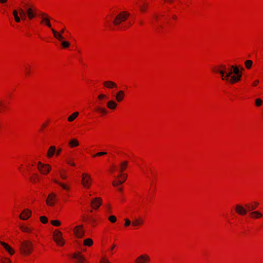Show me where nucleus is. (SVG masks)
Listing matches in <instances>:
<instances>
[{
  "label": "nucleus",
  "mask_w": 263,
  "mask_h": 263,
  "mask_svg": "<svg viewBox=\"0 0 263 263\" xmlns=\"http://www.w3.org/2000/svg\"><path fill=\"white\" fill-rule=\"evenodd\" d=\"M213 70L220 74L222 80L231 84H234L241 80V73L236 66L232 65L231 67L227 68L224 65H220Z\"/></svg>",
  "instance_id": "nucleus-1"
},
{
  "label": "nucleus",
  "mask_w": 263,
  "mask_h": 263,
  "mask_svg": "<svg viewBox=\"0 0 263 263\" xmlns=\"http://www.w3.org/2000/svg\"><path fill=\"white\" fill-rule=\"evenodd\" d=\"M22 3L24 4L25 9L19 8V14L22 20L25 21L27 18L31 20L37 16L36 9L35 7L24 2Z\"/></svg>",
  "instance_id": "nucleus-2"
},
{
  "label": "nucleus",
  "mask_w": 263,
  "mask_h": 263,
  "mask_svg": "<svg viewBox=\"0 0 263 263\" xmlns=\"http://www.w3.org/2000/svg\"><path fill=\"white\" fill-rule=\"evenodd\" d=\"M20 249L23 254H30L33 250V244L29 240L20 241Z\"/></svg>",
  "instance_id": "nucleus-3"
},
{
  "label": "nucleus",
  "mask_w": 263,
  "mask_h": 263,
  "mask_svg": "<svg viewBox=\"0 0 263 263\" xmlns=\"http://www.w3.org/2000/svg\"><path fill=\"white\" fill-rule=\"evenodd\" d=\"M129 13L126 11H122L119 13L115 17L113 21V24L116 26H118L121 24L122 22L125 21L129 17Z\"/></svg>",
  "instance_id": "nucleus-4"
},
{
  "label": "nucleus",
  "mask_w": 263,
  "mask_h": 263,
  "mask_svg": "<svg viewBox=\"0 0 263 263\" xmlns=\"http://www.w3.org/2000/svg\"><path fill=\"white\" fill-rule=\"evenodd\" d=\"M62 236V233L59 230H56L53 233L54 240L58 245L61 246L64 245V241Z\"/></svg>",
  "instance_id": "nucleus-5"
},
{
  "label": "nucleus",
  "mask_w": 263,
  "mask_h": 263,
  "mask_svg": "<svg viewBox=\"0 0 263 263\" xmlns=\"http://www.w3.org/2000/svg\"><path fill=\"white\" fill-rule=\"evenodd\" d=\"M82 183L83 185L86 188H89L91 185V179L89 175L83 173L82 175Z\"/></svg>",
  "instance_id": "nucleus-6"
},
{
  "label": "nucleus",
  "mask_w": 263,
  "mask_h": 263,
  "mask_svg": "<svg viewBox=\"0 0 263 263\" xmlns=\"http://www.w3.org/2000/svg\"><path fill=\"white\" fill-rule=\"evenodd\" d=\"M37 168L42 173L47 174L49 172L51 167L48 164H43L39 162L37 165Z\"/></svg>",
  "instance_id": "nucleus-7"
},
{
  "label": "nucleus",
  "mask_w": 263,
  "mask_h": 263,
  "mask_svg": "<svg viewBox=\"0 0 263 263\" xmlns=\"http://www.w3.org/2000/svg\"><path fill=\"white\" fill-rule=\"evenodd\" d=\"M39 15L42 18L41 23H44L48 27L51 28V25L50 22V18L48 14L44 12H41L40 13Z\"/></svg>",
  "instance_id": "nucleus-8"
},
{
  "label": "nucleus",
  "mask_w": 263,
  "mask_h": 263,
  "mask_svg": "<svg viewBox=\"0 0 263 263\" xmlns=\"http://www.w3.org/2000/svg\"><path fill=\"white\" fill-rule=\"evenodd\" d=\"M235 211L237 214L242 216L246 215L248 212V210L247 208H245V206L240 204L236 205Z\"/></svg>",
  "instance_id": "nucleus-9"
},
{
  "label": "nucleus",
  "mask_w": 263,
  "mask_h": 263,
  "mask_svg": "<svg viewBox=\"0 0 263 263\" xmlns=\"http://www.w3.org/2000/svg\"><path fill=\"white\" fill-rule=\"evenodd\" d=\"M73 232L78 238L83 237L85 234L84 231L82 229V226H76L73 230Z\"/></svg>",
  "instance_id": "nucleus-10"
},
{
  "label": "nucleus",
  "mask_w": 263,
  "mask_h": 263,
  "mask_svg": "<svg viewBox=\"0 0 263 263\" xmlns=\"http://www.w3.org/2000/svg\"><path fill=\"white\" fill-rule=\"evenodd\" d=\"M150 260V258L147 254L140 255L135 260L136 263H147Z\"/></svg>",
  "instance_id": "nucleus-11"
},
{
  "label": "nucleus",
  "mask_w": 263,
  "mask_h": 263,
  "mask_svg": "<svg viewBox=\"0 0 263 263\" xmlns=\"http://www.w3.org/2000/svg\"><path fill=\"white\" fill-rule=\"evenodd\" d=\"M31 215V211L28 209H25L23 211L20 215V218L22 220H26Z\"/></svg>",
  "instance_id": "nucleus-12"
},
{
  "label": "nucleus",
  "mask_w": 263,
  "mask_h": 263,
  "mask_svg": "<svg viewBox=\"0 0 263 263\" xmlns=\"http://www.w3.org/2000/svg\"><path fill=\"white\" fill-rule=\"evenodd\" d=\"M72 257L77 260V262L82 263L85 261V257L81 255L80 252L74 253L72 255Z\"/></svg>",
  "instance_id": "nucleus-13"
},
{
  "label": "nucleus",
  "mask_w": 263,
  "mask_h": 263,
  "mask_svg": "<svg viewBox=\"0 0 263 263\" xmlns=\"http://www.w3.org/2000/svg\"><path fill=\"white\" fill-rule=\"evenodd\" d=\"M92 208L97 209L101 204V200L100 198H95L91 202Z\"/></svg>",
  "instance_id": "nucleus-14"
},
{
  "label": "nucleus",
  "mask_w": 263,
  "mask_h": 263,
  "mask_svg": "<svg viewBox=\"0 0 263 263\" xmlns=\"http://www.w3.org/2000/svg\"><path fill=\"white\" fill-rule=\"evenodd\" d=\"M55 197V194L54 193H51L49 195L47 200L46 203L47 204L50 206H52L54 204V200Z\"/></svg>",
  "instance_id": "nucleus-15"
},
{
  "label": "nucleus",
  "mask_w": 263,
  "mask_h": 263,
  "mask_svg": "<svg viewBox=\"0 0 263 263\" xmlns=\"http://www.w3.org/2000/svg\"><path fill=\"white\" fill-rule=\"evenodd\" d=\"M1 246H3L4 248L5 249V250L8 252L11 255H12L14 254V251L13 249L8 244H7L5 242H1Z\"/></svg>",
  "instance_id": "nucleus-16"
},
{
  "label": "nucleus",
  "mask_w": 263,
  "mask_h": 263,
  "mask_svg": "<svg viewBox=\"0 0 263 263\" xmlns=\"http://www.w3.org/2000/svg\"><path fill=\"white\" fill-rule=\"evenodd\" d=\"M249 215L252 218L256 219L260 218L262 216V214L257 211L249 212Z\"/></svg>",
  "instance_id": "nucleus-17"
},
{
  "label": "nucleus",
  "mask_w": 263,
  "mask_h": 263,
  "mask_svg": "<svg viewBox=\"0 0 263 263\" xmlns=\"http://www.w3.org/2000/svg\"><path fill=\"white\" fill-rule=\"evenodd\" d=\"M103 85L108 88H116L117 87L115 82L110 81H105Z\"/></svg>",
  "instance_id": "nucleus-18"
},
{
  "label": "nucleus",
  "mask_w": 263,
  "mask_h": 263,
  "mask_svg": "<svg viewBox=\"0 0 263 263\" xmlns=\"http://www.w3.org/2000/svg\"><path fill=\"white\" fill-rule=\"evenodd\" d=\"M124 97V91L122 90H120L117 92V93L116 96V99L118 102H120L123 100Z\"/></svg>",
  "instance_id": "nucleus-19"
},
{
  "label": "nucleus",
  "mask_w": 263,
  "mask_h": 263,
  "mask_svg": "<svg viewBox=\"0 0 263 263\" xmlns=\"http://www.w3.org/2000/svg\"><path fill=\"white\" fill-rule=\"evenodd\" d=\"M258 205V203H257V202H254L253 205H250L249 204H247L245 205V207L248 209V212H251L253 211V210L256 208Z\"/></svg>",
  "instance_id": "nucleus-20"
},
{
  "label": "nucleus",
  "mask_w": 263,
  "mask_h": 263,
  "mask_svg": "<svg viewBox=\"0 0 263 263\" xmlns=\"http://www.w3.org/2000/svg\"><path fill=\"white\" fill-rule=\"evenodd\" d=\"M51 30H52V32H53L54 37H55L57 39H58V40H59L60 41L63 40L64 37L62 35L61 33L58 32L57 31H55L53 28H51Z\"/></svg>",
  "instance_id": "nucleus-21"
},
{
  "label": "nucleus",
  "mask_w": 263,
  "mask_h": 263,
  "mask_svg": "<svg viewBox=\"0 0 263 263\" xmlns=\"http://www.w3.org/2000/svg\"><path fill=\"white\" fill-rule=\"evenodd\" d=\"M126 178H127V175L126 174H124L123 175V180L122 181L118 180L117 181H114L112 182L113 186L117 187L118 185L122 184L125 181V180L126 179Z\"/></svg>",
  "instance_id": "nucleus-22"
},
{
  "label": "nucleus",
  "mask_w": 263,
  "mask_h": 263,
  "mask_svg": "<svg viewBox=\"0 0 263 263\" xmlns=\"http://www.w3.org/2000/svg\"><path fill=\"white\" fill-rule=\"evenodd\" d=\"M55 149L56 148L54 146H50L47 153V156L49 158L52 157L55 153Z\"/></svg>",
  "instance_id": "nucleus-23"
},
{
  "label": "nucleus",
  "mask_w": 263,
  "mask_h": 263,
  "mask_svg": "<svg viewBox=\"0 0 263 263\" xmlns=\"http://www.w3.org/2000/svg\"><path fill=\"white\" fill-rule=\"evenodd\" d=\"M117 106V104L114 101H109L107 103V106L108 108L111 109H114Z\"/></svg>",
  "instance_id": "nucleus-24"
},
{
  "label": "nucleus",
  "mask_w": 263,
  "mask_h": 263,
  "mask_svg": "<svg viewBox=\"0 0 263 263\" xmlns=\"http://www.w3.org/2000/svg\"><path fill=\"white\" fill-rule=\"evenodd\" d=\"M68 144L70 147H73L78 146L79 143L77 139H72L69 142Z\"/></svg>",
  "instance_id": "nucleus-25"
},
{
  "label": "nucleus",
  "mask_w": 263,
  "mask_h": 263,
  "mask_svg": "<svg viewBox=\"0 0 263 263\" xmlns=\"http://www.w3.org/2000/svg\"><path fill=\"white\" fill-rule=\"evenodd\" d=\"M79 115V112L76 111L73 113L71 115H70L68 118V120L69 122L73 121Z\"/></svg>",
  "instance_id": "nucleus-26"
},
{
  "label": "nucleus",
  "mask_w": 263,
  "mask_h": 263,
  "mask_svg": "<svg viewBox=\"0 0 263 263\" xmlns=\"http://www.w3.org/2000/svg\"><path fill=\"white\" fill-rule=\"evenodd\" d=\"M84 245L90 247L93 245V240L91 238H87L84 240Z\"/></svg>",
  "instance_id": "nucleus-27"
},
{
  "label": "nucleus",
  "mask_w": 263,
  "mask_h": 263,
  "mask_svg": "<svg viewBox=\"0 0 263 263\" xmlns=\"http://www.w3.org/2000/svg\"><path fill=\"white\" fill-rule=\"evenodd\" d=\"M128 165V162L126 161L122 162L120 164V172H123Z\"/></svg>",
  "instance_id": "nucleus-28"
},
{
  "label": "nucleus",
  "mask_w": 263,
  "mask_h": 263,
  "mask_svg": "<svg viewBox=\"0 0 263 263\" xmlns=\"http://www.w3.org/2000/svg\"><path fill=\"white\" fill-rule=\"evenodd\" d=\"M53 181L55 183H56L57 184H59L63 189H64L65 190H68L69 189V187H68V186L67 185H66V184H65L64 183H61V182H59L56 179L53 180Z\"/></svg>",
  "instance_id": "nucleus-29"
},
{
  "label": "nucleus",
  "mask_w": 263,
  "mask_h": 263,
  "mask_svg": "<svg viewBox=\"0 0 263 263\" xmlns=\"http://www.w3.org/2000/svg\"><path fill=\"white\" fill-rule=\"evenodd\" d=\"M20 228L22 231L27 233H30L32 230L31 229L27 227L21 226Z\"/></svg>",
  "instance_id": "nucleus-30"
},
{
  "label": "nucleus",
  "mask_w": 263,
  "mask_h": 263,
  "mask_svg": "<svg viewBox=\"0 0 263 263\" xmlns=\"http://www.w3.org/2000/svg\"><path fill=\"white\" fill-rule=\"evenodd\" d=\"M142 223V221L140 219H136L132 222V225L134 226H136L137 225L140 224Z\"/></svg>",
  "instance_id": "nucleus-31"
},
{
  "label": "nucleus",
  "mask_w": 263,
  "mask_h": 263,
  "mask_svg": "<svg viewBox=\"0 0 263 263\" xmlns=\"http://www.w3.org/2000/svg\"><path fill=\"white\" fill-rule=\"evenodd\" d=\"M262 104V101L260 98H257L255 100V104L256 106H260Z\"/></svg>",
  "instance_id": "nucleus-32"
},
{
  "label": "nucleus",
  "mask_w": 263,
  "mask_h": 263,
  "mask_svg": "<svg viewBox=\"0 0 263 263\" xmlns=\"http://www.w3.org/2000/svg\"><path fill=\"white\" fill-rule=\"evenodd\" d=\"M252 65V61L251 60H247L245 61V66L247 68L249 69Z\"/></svg>",
  "instance_id": "nucleus-33"
},
{
  "label": "nucleus",
  "mask_w": 263,
  "mask_h": 263,
  "mask_svg": "<svg viewBox=\"0 0 263 263\" xmlns=\"http://www.w3.org/2000/svg\"><path fill=\"white\" fill-rule=\"evenodd\" d=\"M96 110L103 114H106L107 113V110L105 108L100 107H98Z\"/></svg>",
  "instance_id": "nucleus-34"
},
{
  "label": "nucleus",
  "mask_w": 263,
  "mask_h": 263,
  "mask_svg": "<svg viewBox=\"0 0 263 263\" xmlns=\"http://www.w3.org/2000/svg\"><path fill=\"white\" fill-rule=\"evenodd\" d=\"M61 45L63 48H67L69 46L70 43L67 41H62Z\"/></svg>",
  "instance_id": "nucleus-35"
},
{
  "label": "nucleus",
  "mask_w": 263,
  "mask_h": 263,
  "mask_svg": "<svg viewBox=\"0 0 263 263\" xmlns=\"http://www.w3.org/2000/svg\"><path fill=\"white\" fill-rule=\"evenodd\" d=\"M51 223L52 224L55 226H59L61 224L60 221L57 220H52Z\"/></svg>",
  "instance_id": "nucleus-36"
},
{
  "label": "nucleus",
  "mask_w": 263,
  "mask_h": 263,
  "mask_svg": "<svg viewBox=\"0 0 263 263\" xmlns=\"http://www.w3.org/2000/svg\"><path fill=\"white\" fill-rule=\"evenodd\" d=\"M40 220H41V222L43 223H46L48 222V219L45 216H41L40 217Z\"/></svg>",
  "instance_id": "nucleus-37"
},
{
  "label": "nucleus",
  "mask_w": 263,
  "mask_h": 263,
  "mask_svg": "<svg viewBox=\"0 0 263 263\" xmlns=\"http://www.w3.org/2000/svg\"><path fill=\"white\" fill-rule=\"evenodd\" d=\"M108 219L111 222H115L117 220L116 217L115 216H109Z\"/></svg>",
  "instance_id": "nucleus-38"
},
{
  "label": "nucleus",
  "mask_w": 263,
  "mask_h": 263,
  "mask_svg": "<svg viewBox=\"0 0 263 263\" xmlns=\"http://www.w3.org/2000/svg\"><path fill=\"white\" fill-rule=\"evenodd\" d=\"M107 153L106 152H99L97 153L96 154L94 155L93 156V157H97V156H101L103 155H106Z\"/></svg>",
  "instance_id": "nucleus-39"
},
{
  "label": "nucleus",
  "mask_w": 263,
  "mask_h": 263,
  "mask_svg": "<svg viewBox=\"0 0 263 263\" xmlns=\"http://www.w3.org/2000/svg\"><path fill=\"white\" fill-rule=\"evenodd\" d=\"M1 263H11V262L8 258H5L4 259L1 258Z\"/></svg>",
  "instance_id": "nucleus-40"
},
{
  "label": "nucleus",
  "mask_w": 263,
  "mask_h": 263,
  "mask_svg": "<svg viewBox=\"0 0 263 263\" xmlns=\"http://www.w3.org/2000/svg\"><path fill=\"white\" fill-rule=\"evenodd\" d=\"M14 19H15V22L17 23L20 22L21 20H22L21 18V16H19L18 15L14 16Z\"/></svg>",
  "instance_id": "nucleus-41"
},
{
  "label": "nucleus",
  "mask_w": 263,
  "mask_h": 263,
  "mask_svg": "<svg viewBox=\"0 0 263 263\" xmlns=\"http://www.w3.org/2000/svg\"><path fill=\"white\" fill-rule=\"evenodd\" d=\"M125 222L124 225L125 227H128L130 224L131 222H130V220H129L128 219H126L125 220Z\"/></svg>",
  "instance_id": "nucleus-42"
},
{
  "label": "nucleus",
  "mask_w": 263,
  "mask_h": 263,
  "mask_svg": "<svg viewBox=\"0 0 263 263\" xmlns=\"http://www.w3.org/2000/svg\"><path fill=\"white\" fill-rule=\"evenodd\" d=\"M19 14V9L18 10H14L13 11V15L14 16H18Z\"/></svg>",
  "instance_id": "nucleus-43"
},
{
  "label": "nucleus",
  "mask_w": 263,
  "mask_h": 263,
  "mask_svg": "<svg viewBox=\"0 0 263 263\" xmlns=\"http://www.w3.org/2000/svg\"><path fill=\"white\" fill-rule=\"evenodd\" d=\"M101 263H110L108 259L105 258H102V259L101 260Z\"/></svg>",
  "instance_id": "nucleus-44"
},
{
  "label": "nucleus",
  "mask_w": 263,
  "mask_h": 263,
  "mask_svg": "<svg viewBox=\"0 0 263 263\" xmlns=\"http://www.w3.org/2000/svg\"><path fill=\"white\" fill-rule=\"evenodd\" d=\"M105 98H106V96L103 94L100 95L98 96V99L100 100Z\"/></svg>",
  "instance_id": "nucleus-45"
},
{
  "label": "nucleus",
  "mask_w": 263,
  "mask_h": 263,
  "mask_svg": "<svg viewBox=\"0 0 263 263\" xmlns=\"http://www.w3.org/2000/svg\"><path fill=\"white\" fill-rule=\"evenodd\" d=\"M60 175L61 178H62L63 179H66L67 178V176L62 173H60Z\"/></svg>",
  "instance_id": "nucleus-46"
},
{
  "label": "nucleus",
  "mask_w": 263,
  "mask_h": 263,
  "mask_svg": "<svg viewBox=\"0 0 263 263\" xmlns=\"http://www.w3.org/2000/svg\"><path fill=\"white\" fill-rule=\"evenodd\" d=\"M67 163L71 165L74 166L75 164L70 161L67 160Z\"/></svg>",
  "instance_id": "nucleus-47"
},
{
  "label": "nucleus",
  "mask_w": 263,
  "mask_h": 263,
  "mask_svg": "<svg viewBox=\"0 0 263 263\" xmlns=\"http://www.w3.org/2000/svg\"><path fill=\"white\" fill-rule=\"evenodd\" d=\"M36 178H37V176H35V177H32V178H30V180H31L32 181H33V182H35V179H36Z\"/></svg>",
  "instance_id": "nucleus-48"
},
{
  "label": "nucleus",
  "mask_w": 263,
  "mask_h": 263,
  "mask_svg": "<svg viewBox=\"0 0 263 263\" xmlns=\"http://www.w3.org/2000/svg\"><path fill=\"white\" fill-rule=\"evenodd\" d=\"M30 73V71L29 69H27V68H26V75H29Z\"/></svg>",
  "instance_id": "nucleus-49"
},
{
  "label": "nucleus",
  "mask_w": 263,
  "mask_h": 263,
  "mask_svg": "<svg viewBox=\"0 0 263 263\" xmlns=\"http://www.w3.org/2000/svg\"><path fill=\"white\" fill-rule=\"evenodd\" d=\"M259 83V81L258 80H256L254 83H253V86H256L257 85V84Z\"/></svg>",
  "instance_id": "nucleus-50"
},
{
  "label": "nucleus",
  "mask_w": 263,
  "mask_h": 263,
  "mask_svg": "<svg viewBox=\"0 0 263 263\" xmlns=\"http://www.w3.org/2000/svg\"><path fill=\"white\" fill-rule=\"evenodd\" d=\"M61 151V149H59L57 152V155H59L60 154Z\"/></svg>",
  "instance_id": "nucleus-51"
},
{
  "label": "nucleus",
  "mask_w": 263,
  "mask_h": 263,
  "mask_svg": "<svg viewBox=\"0 0 263 263\" xmlns=\"http://www.w3.org/2000/svg\"><path fill=\"white\" fill-rule=\"evenodd\" d=\"M141 10L142 11V12H144L145 11V8L144 7H142L141 6Z\"/></svg>",
  "instance_id": "nucleus-52"
},
{
  "label": "nucleus",
  "mask_w": 263,
  "mask_h": 263,
  "mask_svg": "<svg viewBox=\"0 0 263 263\" xmlns=\"http://www.w3.org/2000/svg\"><path fill=\"white\" fill-rule=\"evenodd\" d=\"M166 2L167 3H172L173 1V0H165Z\"/></svg>",
  "instance_id": "nucleus-53"
},
{
  "label": "nucleus",
  "mask_w": 263,
  "mask_h": 263,
  "mask_svg": "<svg viewBox=\"0 0 263 263\" xmlns=\"http://www.w3.org/2000/svg\"><path fill=\"white\" fill-rule=\"evenodd\" d=\"M7 1V0H1V3H5Z\"/></svg>",
  "instance_id": "nucleus-54"
},
{
  "label": "nucleus",
  "mask_w": 263,
  "mask_h": 263,
  "mask_svg": "<svg viewBox=\"0 0 263 263\" xmlns=\"http://www.w3.org/2000/svg\"><path fill=\"white\" fill-rule=\"evenodd\" d=\"M64 29H62L61 30V31H60V33H61V34H62V33H64Z\"/></svg>",
  "instance_id": "nucleus-55"
},
{
  "label": "nucleus",
  "mask_w": 263,
  "mask_h": 263,
  "mask_svg": "<svg viewBox=\"0 0 263 263\" xmlns=\"http://www.w3.org/2000/svg\"><path fill=\"white\" fill-rule=\"evenodd\" d=\"M118 190L120 192H122V187H118Z\"/></svg>",
  "instance_id": "nucleus-56"
},
{
  "label": "nucleus",
  "mask_w": 263,
  "mask_h": 263,
  "mask_svg": "<svg viewBox=\"0 0 263 263\" xmlns=\"http://www.w3.org/2000/svg\"><path fill=\"white\" fill-rule=\"evenodd\" d=\"M115 245H114L112 246V247H111V250H113V249H114V248H115Z\"/></svg>",
  "instance_id": "nucleus-57"
},
{
  "label": "nucleus",
  "mask_w": 263,
  "mask_h": 263,
  "mask_svg": "<svg viewBox=\"0 0 263 263\" xmlns=\"http://www.w3.org/2000/svg\"><path fill=\"white\" fill-rule=\"evenodd\" d=\"M173 18H174V19H175V18H176V16L175 15H174V16H173Z\"/></svg>",
  "instance_id": "nucleus-58"
},
{
  "label": "nucleus",
  "mask_w": 263,
  "mask_h": 263,
  "mask_svg": "<svg viewBox=\"0 0 263 263\" xmlns=\"http://www.w3.org/2000/svg\"><path fill=\"white\" fill-rule=\"evenodd\" d=\"M46 125L45 124H43V127H46Z\"/></svg>",
  "instance_id": "nucleus-59"
},
{
  "label": "nucleus",
  "mask_w": 263,
  "mask_h": 263,
  "mask_svg": "<svg viewBox=\"0 0 263 263\" xmlns=\"http://www.w3.org/2000/svg\"><path fill=\"white\" fill-rule=\"evenodd\" d=\"M147 5H147V4H146L145 5V7H147Z\"/></svg>",
  "instance_id": "nucleus-60"
},
{
  "label": "nucleus",
  "mask_w": 263,
  "mask_h": 263,
  "mask_svg": "<svg viewBox=\"0 0 263 263\" xmlns=\"http://www.w3.org/2000/svg\"><path fill=\"white\" fill-rule=\"evenodd\" d=\"M129 25H132L131 23H129Z\"/></svg>",
  "instance_id": "nucleus-61"
}]
</instances>
